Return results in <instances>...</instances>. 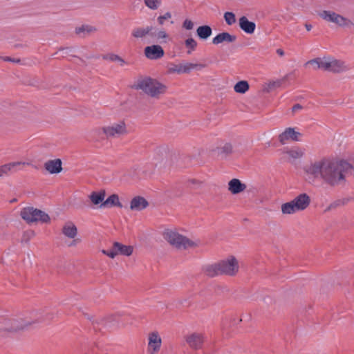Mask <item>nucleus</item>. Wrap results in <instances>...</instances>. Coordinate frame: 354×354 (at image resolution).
Wrapping results in <instances>:
<instances>
[{
  "instance_id": "1",
  "label": "nucleus",
  "mask_w": 354,
  "mask_h": 354,
  "mask_svg": "<svg viewBox=\"0 0 354 354\" xmlns=\"http://www.w3.org/2000/svg\"><path fill=\"white\" fill-rule=\"evenodd\" d=\"M304 171L310 183L322 180L330 187H337L344 185L346 178L354 174V167L344 160L324 158L306 165Z\"/></svg>"
},
{
  "instance_id": "2",
  "label": "nucleus",
  "mask_w": 354,
  "mask_h": 354,
  "mask_svg": "<svg viewBox=\"0 0 354 354\" xmlns=\"http://www.w3.org/2000/svg\"><path fill=\"white\" fill-rule=\"evenodd\" d=\"M132 88L141 90L151 97L159 99L167 92V87L156 79L149 76H139L135 81Z\"/></svg>"
},
{
  "instance_id": "3",
  "label": "nucleus",
  "mask_w": 354,
  "mask_h": 354,
  "mask_svg": "<svg viewBox=\"0 0 354 354\" xmlns=\"http://www.w3.org/2000/svg\"><path fill=\"white\" fill-rule=\"evenodd\" d=\"M162 236L172 247L178 250H188L199 246L198 241H193L180 234L176 229H165Z\"/></svg>"
},
{
  "instance_id": "4",
  "label": "nucleus",
  "mask_w": 354,
  "mask_h": 354,
  "mask_svg": "<svg viewBox=\"0 0 354 354\" xmlns=\"http://www.w3.org/2000/svg\"><path fill=\"white\" fill-rule=\"evenodd\" d=\"M37 313L30 312L28 314L23 317H19L15 319L6 320L4 322V330L10 332H17L20 330L28 328V327L35 324V322L40 320V317H37Z\"/></svg>"
},
{
  "instance_id": "5",
  "label": "nucleus",
  "mask_w": 354,
  "mask_h": 354,
  "mask_svg": "<svg viewBox=\"0 0 354 354\" xmlns=\"http://www.w3.org/2000/svg\"><path fill=\"white\" fill-rule=\"evenodd\" d=\"M310 197L306 193H301L292 201L281 205V209L283 214H293L306 209L310 204Z\"/></svg>"
},
{
  "instance_id": "6",
  "label": "nucleus",
  "mask_w": 354,
  "mask_h": 354,
  "mask_svg": "<svg viewBox=\"0 0 354 354\" xmlns=\"http://www.w3.org/2000/svg\"><path fill=\"white\" fill-rule=\"evenodd\" d=\"M95 132L100 135L102 132L107 139L120 138L129 134L127 124L124 120H120L108 126L95 129Z\"/></svg>"
},
{
  "instance_id": "7",
  "label": "nucleus",
  "mask_w": 354,
  "mask_h": 354,
  "mask_svg": "<svg viewBox=\"0 0 354 354\" xmlns=\"http://www.w3.org/2000/svg\"><path fill=\"white\" fill-rule=\"evenodd\" d=\"M313 62L318 64V67H322V70L333 73H340L350 69L345 62L332 57H324L322 59H317Z\"/></svg>"
},
{
  "instance_id": "8",
  "label": "nucleus",
  "mask_w": 354,
  "mask_h": 354,
  "mask_svg": "<svg viewBox=\"0 0 354 354\" xmlns=\"http://www.w3.org/2000/svg\"><path fill=\"white\" fill-rule=\"evenodd\" d=\"M219 266L222 274L235 276L239 270L238 260L234 256H230L227 259L220 261Z\"/></svg>"
},
{
  "instance_id": "9",
  "label": "nucleus",
  "mask_w": 354,
  "mask_h": 354,
  "mask_svg": "<svg viewBox=\"0 0 354 354\" xmlns=\"http://www.w3.org/2000/svg\"><path fill=\"white\" fill-rule=\"evenodd\" d=\"M133 248L131 245H123L115 241L110 250H102V252L111 259L118 255L130 256L132 254Z\"/></svg>"
},
{
  "instance_id": "10",
  "label": "nucleus",
  "mask_w": 354,
  "mask_h": 354,
  "mask_svg": "<svg viewBox=\"0 0 354 354\" xmlns=\"http://www.w3.org/2000/svg\"><path fill=\"white\" fill-rule=\"evenodd\" d=\"M131 36L142 42H145L149 39H154L156 28L152 26L135 27L131 31Z\"/></svg>"
},
{
  "instance_id": "11",
  "label": "nucleus",
  "mask_w": 354,
  "mask_h": 354,
  "mask_svg": "<svg viewBox=\"0 0 354 354\" xmlns=\"http://www.w3.org/2000/svg\"><path fill=\"white\" fill-rule=\"evenodd\" d=\"M205 340V336L203 333L194 332L185 337L186 343L189 348L196 351L203 348Z\"/></svg>"
},
{
  "instance_id": "12",
  "label": "nucleus",
  "mask_w": 354,
  "mask_h": 354,
  "mask_svg": "<svg viewBox=\"0 0 354 354\" xmlns=\"http://www.w3.org/2000/svg\"><path fill=\"white\" fill-rule=\"evenodd\" d=\"M162 345V339L158 332L153 331L148 335L147 353L149 354H157L159 353Z\"/></svg>"
},
{
  "instance_id": "13",
  "label": "nucleus",
  "mask_w": 354,
  "mask_h": 354,
  "mask_svg": "<svg viewBox=\"0 0 354 354\" xmlns=\"http://www.w3.org/2000/svg\"><path fill=\"white\" fill-rule=\"evenodd\" d=\"M144 53L147 58L149 59H158L162 58L165 52L160 45H151L145 48Z\"/></svg>"
},
{
  "instance_id": "14",
  "label": "nucleus",
  "mask_w": 354,
  "mask_h": 354,
  "mask_svg": "<svg viewBox=\"0 0 354 354\" xmlns=\"http://www.w3.org/2000/svg\"><path fill=\"white\" fill-rule=\"evenodd\" d=\"M301 133L295 131L292 128H287L283 132L279 135V140L281 145H285L289 140L298 141Z\"/></svg>"
},
{
  "instance_id": "15",
  "label": "nucleus",
  "mask_w": 354,
  "mask_h": 354,
  "mask_svg": "<svg viewBox=\"0 0 354 354\" xmlns=\"http://www.w3.org/2000/svg\"><path fill=\"white\" fill-rule=\"evenodd\" d=\"M30 162H12L8 164H5L0 167L1 174L3 175H8L10 173L17 172L20 169H18L19 166L30 165Z\"/></svg>"
},
{
  "instance_id": "16",
  "label": "nucleus",
  "mask_w": 354,
  "mask_h": 354,
  "mask_svg": "<svg viewBox=\"0 0 354 354\" xmlns=\"http://www.w3.org/2000/svg\"><path fill=\"white\" fill-rule=\"evenodd\" d=\"M247 188V185L238 178H233L228 182V190L232 194H239Z\"/></svg>"
},
{
  "instance_id": "17",
  "label": "nucleus",
  "mask_w": 354,
  "mask_h": 354,
  "mask_svg": "<svg viewBox=\"0 0 354 354\" xmlns=\"http://www.w3.org/2000/svg\"><path fill=\"white\" fill-rule=\"evenodd\" d=\"M62 160L59 158L50 160L44 163V168L50 174H58L62 170Z\"/></svg>"
},
{
  "instance_id": "18",
  "label": "nucleus",
  "mask_w": 354,
  "mask_h": 354,
  "mask_svg": "<svg viewBox=\"0 0 354 354\" xmlns=\"http://www.w3.org/2000/svg\"><path fill=\"white\" fill-rule=\"evenodd\" d=\"M149 205L148 201L142 196H136L130 203V209L133 211H141Z\"/></svg>"
},
{
  "instance_id": "19",
  "label": "nucleus",
  "mask_w": 354,
  "mask_h": 354,
  "mask_svg": "<svg viewBox=\"0 0 354 354\" xmlns=\"http://www.w3.org/2000/svg\"><path fill=\"white\" fill-rule=\"evenodd\" d=\"M202 271L205 275L209 277H214L222 274L218 262L204 266L202 268Z\"/></svg>"
},
{
  "instance_id": "20",
  "label": "nucleus",
  "mask_w": 354,
  "mask_h": 354,
  "mask_svg": "<svg viewBox=\"0 0 354 354\" xmlns=\"http://www.w3.org/2000/svg\"><path fill=\"white\" fill-rule=\"evenodd\" d=\"M236 39V37L235 35H232L227 32H223L218 34L215 37H214L212 43L214 45H218L223 42L232 43L235 41Z\"/></svg>"
},
{
  "instance_id": "21",
  "label": "nucleus",
  "mask_w": 354,
  "mask_h": 354,
  "mask_svg": "<svg viewBox=\"0 0 354 354\" xmlns=\"http://www.w3.org/2000/svg\"><path fill=\"white\" fill-rule=\"evenodd\" d=\"M105 196V190L102 189L100 192H92L88 196V198L93 206L99 205L100 207V205L104 201Z\"/></svg>"
},
{
  "instance_id": "22",
  "label": "nucleus",
  "mask_w": 354,
  "mask_h": 354,
  "mask_svg": "<svg viewBox=\"0 0 354 354\" xmlns=\"http://www.w3.org/2000/svg\"><path fill=\"white\" fill-rule=\"evenodd\" d=\"M239 26L246 33L252 34L254 32L256 25L254 22L250 21L245 16L239 19Z\"/></svg>"
},
{
  "instance_id": "23",
  "label": "nucleus",
  "mask_w": 354,
  "mask_h": 354,
  "mask_svg": "<svg viewBox=\"0 0 354 354\" xmlns=\"http://www.w3.org/2000/svg\"><path fill=\"white\" fill-rule=\"evenodd\" d=\"M122 207V205L119 201L118 194H113L109 196L101 205L100 207Z\"/></svg>"
},
{
  "instance_id": "24",
  "label": "nucleus",
  "mask_w": 354,
  "mask_h": 354,
  "mask_svg": "<svg viewBox=\"0 0 354 354\" xmlns=\"http://www.w3.org/2000/svg\"><path fill=\"white\" fill-rule=\"evenodd\" d=\"M62 233L66 236L73 239L77 234V229L72 222H68L63 226Z\"/></svg>"
},
{
  "instance_id": "25",
  "label": "nucleus",
  "mask_w": 354,
  "mask_h": 354,
  "mask_svg": "<svg viewBox=\"0 0 354 354\" xmlns=\"http://www.w3.org/2000/svg\"><path fill=\"white\" fill-rule=\"evenodd\" d=\"M34 213L35 216L32 219V223L40 222L41 223H48L50 222V218L48 214L44 211L35 208Z\"/></svg>"
},
{
  "instance_id": "26",
  "label": "nucleus",
  "mask_w": 354,
  "mask_h": 354,
  "mask_svg": "<svg viewBox=\"0 0 354 354\" xmlns=\"http://www.w3.org/2000/svg\"><path fill=\"white\" fill-rule=\"evenodd\" d=\"M32 313H37V317H41V319H39L40 320H38L35 322V324H39V323L49 322L50 320H53L55 317V314L53 312H50V311L45 312L44 310H33V311H32Z\"/></svg>"
},
{
  "instance_id": "27",
  "label": "nucleus",
  "mask_w": 354,
  "mask_h": 354,
  "mask_svg": "<svg viewBox=\"0 0 354 354\" xmlns=\"http://www.w3.org/2000/svg\"><path fill=\"white\" fill-rule=\"evenodd\" d=\"M335 24L342 28L354 27V22L352 20L338 13L337 14Z\"/></svg>"
},
{
  "instance_id": "28",
  "label": "nucleus",
  "mask_w": 354,
  "mask_h": 354,
  "mask_svg": "<svg viewBox=\"0 0 354 354\" xmlns=\"http://www.w3.org/2000/svg\"><path fill=\"white\" fill-rule=\"evenodd\" d=\"M95 31V27L88 25H82L75 28V33L82 37H85Z\"/></svg>"
},
{
  "instance_id": "29",
  "label": "nucleus",
  "mask_w": 354,
  "mask_h": 354,
  "mask_svg": "<svg viewBox=\"0 0 354 354\" xmlns=\"http://www.w3.org/2000/svg\"><path fill=\"white\" fill-rule=\"evenodd\" d=\"M35 209L33 207H24L20 213L21 218L28 223H32V219L35 216Z\"/></svg>"
},
{
  "instance_id": "30",
  "label": "nucleus",
  "mask_w": 354,
  "mask_h": 354,
  "mask_svg": "<svg viewBox=\"0 0 354 354\" xmlns=\"http://www.w3.org/2000/svg\"><path fill=\"white\" fill-rule=\"evenodd\" d=\"M337 12L331 10H322L318 12V15L324 21L330 23H335Z\"/></svg>"
},
{
  "instance_id": "31",
  "label": "nucleus",
  "mask_w": 354,
  "mask_h": 354,
  "mask_svg": "<svg viewBox=\"0 0 354 354\" xmlns=\"http://www.w3.org/2000/svg\"><path fill=\"white\" fill-rule=\"evenodd\" d=\"M337 12L331 10H322L318 12V15L324 21L330 23H335Z\"/></svg>"
},
{
  "instance_id": "32",
  "label": "nucleus",
  "mask_w": 354,
  "mask_h": 354,
  "mask_svg": "<svg viewBox=\"0 0 354 354\" xmlns=\"http://www.w3.org/2000/svg\"><path fill=\"white\" fill-rule=\"evenodd\" d=\"M212 32V28L207 25L199 26L196 30L197 35L201 39H207L211 36Z\"/></svg>"
},
{
  "instance_id": "33",
  "label": "nucleus",
  "mask_w": 354,
  "mask_h": 354,
  "mask_svg": "<svg viewBox=\"0 0 354 354\" xmlns=\"http://www.w3.org/2000/svg\"><path fill=\"white\" fill-rule=\"evenodd\" d=\"M304 152L305 150L299 147H295L292 149H286V150H284V153H286L294 159H298L301 158L304 155Z\"/></svg>"
},
{
  "instance_id": "34",
  "label": "nucleus",
  "mask_w": 354,
  "mask_h": 354,
  "mask_svg": "<svg viewBox=\"0 0 354 354\" xmlns=\"http://www.w3.org/2000/svg\"><path fill=\"white\" fill-rule=\"evenodd\" d=\"M249 84L245 80H241L238 82L234 86L235 92L242 94L246 93L249 90Z\"/></svg>"
},
{
  "instance_id": "35",
  "label": "nucleus",
  "mask_w": 354,
  "mask_h": 354,
  "mask_svg": "<svg viewBox=\"0 0 354 354\" xmlns=\"http://www.w3.org/2000/svg\"><path fill=\"white\" fill-rule=\"evenodd\" d=\"M218 154L223 156L230 155L233 152V147L230 143H225L223 146L218 147Z\"/></svg>"
},
{
  "instance_id": "36",
  "label": "nucleus",
  "mask_w": 354,
  "mask_h": 354,
  "mask_svg": "<svg viewBox=\"0 0 354 354\" xmlns=\"http://www.w3.org/2000/svg\"><path fill=\"white\" fill-rule=\"evenodd\" d=\"M102 58L104 59L109 60L111 62H118L120 63V66H122L126 64V62L124 61V59H122L119 55L113 54V53L104 55L102 56Z\"/></svg>"
},
{
  "instance_id": "37",
  "label": "nucleus",
  "mask_w": 354,
  "mask_h": 354,
  "mask_svg": "<svg viewBox=\"0 0 354 354\" xmlns=\"http://www.w3.org/2000/svg\"><path fill=\"white\" fill-rule=\"evenodd\" d=\"M185 45L189 50L187 53L192 54V51L195 50L197 46V42L193 38H188L185 41Z\"/></svg>"
},
{
  "instance_id": "38",
  "label": "nucleus",
  "mask_w": 354,
  "mask_h": 354,
  "mask_svg": "<svg viewBox=\"0 0 354 354\" xmlns=\"http://www.w3.org/2000/svg\"><path fill=\"white\" fill-rule=\"evenodd\" d=\"M205 66L198 64L187 63L182 64V73H189L192 69L196 68L197 67L203 68Z\"/></svg>"
},
{
  "instance_id": "39",
  "label": "nucleus",
  "mask_w": 354,
  "mask_h": 354,
  "mask_svg": "<svg viewBox=\"0 0 354 354\" xmlns=\"http://www.w3.org/2000/svg\"><path fill=\"white\" fill-rule=\"evenodd\" d=\"M145 5L151 10H156L160 5V0H144Z\"/></svg>"
},
{
  "instance_id": "40",
  "label": "nucleus",
  "mask_w": 354,
  "mask_h": 354,
  "mask_svg": "<svg viewBox=\"0 0 354 354\" xmlns=\"http://www.w3.org/2000/svg\"><path fill=\"white\" fill-rule=\"evenodd\" d=\"M168 73H182V64H171L168 67Z\"/></svg>"
},
{
  "instance_id": "41",
  "label": "nucleus",
  "mask_w": 354,
  "mask_h": 354,
  "mask_svg": "<svg viewBox=\"0 0 354 354\" xmlns=\"http://www.w3.org/2000/svg\"><path fill=\"white\" fill-rule=\"evenodd\" d=\"M224 19L228 25H232L236 22L235 15L231 12H226L224 14Z\"/></svg>"
},
{
  "instance_id": "42",
  "label": "nucleus",
  "mask_w": 354,
  "mask_h": 354,
  "mask_svg": "<svg viewBox=\"0 0 354 354\" xmlns=\"http://www.w3.org/2000/svg\"><path fill=\"white\" fill-rule=\"evenodd\" d=\"M345 204L344 200H337L332 203H330L328 207L326 209L325 212L330 211L331 209H335L339 206H342Z\"/></svg>"
},
{
  "instance_id": "43",
  "label": "nucleus",
  "mask_w": 354,
  "mask_h": 354,
  "mask_svg": "<svg viewBox=\"0 0 354 354\" xmlns=\"http://www.w3.org/2000/svg\"><path fill=\"white\" fill-rule=\"evenodd\" d=\"M35 235V232L32 230L26 231L24 232L21 241L22 242H28Z\"/></svg>"
},
{
  "instance_id": "44",
  "label": "nucleus",
  "mask_w": 354,
  "mask_h": 354,
  "mask_svg": "<svg viewBox=\"0 0 354 354\" xmlns=\"http://www.w3.org/2000/svg\"><path fill=\"white\" fill-rule=\"evenodd\" d=\"M171 17V14L169 12L165 13L163 15H160L158 17L157 21L160 25H163L165 21Z\"/></svg>"
},
{
  "instance_id": "45",
  "label": "nucleus",
  "mask_w": 354,
  "mask_h": 354,
  "mask_svg": "<svg viewBox=\"0 0 354 354\" xmlns=\"http://www.w3.org/2000/svg\"><path fill=\"white\" fill-rule=\"evenodd\" d=\"M116 317L114 315H111L107 318L102 319L101 320L102 324L104 325L106 327H110L111 322L115 320Z\"/></svg>"
},
{
  "instance_id": "46",
  "label": "nucleus",
  "mask_w": 354,
  "mask_h": 354,
  "mask_svg": "<svg viewBox=\"0 0 354 354\" xmlns=\"http://www.w3.org/2000/svg\"><path fill=\"white\" fill-rule=\"evenodd\" d=\"M169 37L168 34L165 30H160L158 32H156L155 39L157 40L167 39Z\"/></svg>"
},
{
  "instance_id": "47",
  "label": "nucleus",
  "mask_w": 354,
  "mask_h": 354,
  "mask_svg": "<svg viewBox=\"0 0 354 354\" xmlns=\"http://www.w3.org/2000/svg\"><path fill=\"white\" fill-rule=\"evenodd\" d=\"M317 59H322V58L317 57V58L310 59V60H309V61H308L307 62L305 63L304 66H307L308 65H311V66H313V68L315 70L322 69V67H318V64L313 62V61H315Z\"/></svg>"
},
{
  "instance_id": "48",
  "label": "nucleus",
  "mask_w": 354,
  "mask_h": 354,
  "mask_svg": "<svg viewBox=\"0 0 354 354\" xmlns=\"http://www.w3.org/2000/svg\"><path fill=\"white\" fill-rule=\"evenodd\" d=\"M183 27L187 30H192L194 27V23L189 19H185L183 24Z\"/></svg>"
},
{
  "instance_id": "49",
  "label": "nucleus",
  "mask_w": 354,
  "mask_h": 354,
  "mask_svg": "<svg viewBox=\"0 0 354 354\" xmlns=\"http://www.w3.org/2000/svg\"><path fill=\"white\" fill-rule=\"evenodd\" d=\"M3 59L6 62H20L19 59H12L10 57H3Z\"/></svg>"
},
{
  "instance_id": "50",
  "label": "nucleus",
  "mask_w": 354,
  "mask_h": 354,
  "mask_svg": "<svg viewBox=\"0 0 354 354\" xmlns=\"http://www.w3.org/2000/svg\"><path fill=\"white\" fill-rule=\"evenodd\" d=\"M295 77V71H292V73L286 75L284 78L288 80V79H291L292 77Z\"/></svg>"
},
{
  "instance_id": "51",
  "label": "nucleus",
  "mask_w": 354,
  "mask_h": 354,
  "mask_svg": "<svg viewBox=\"0 0 354 354\" xmlns=\"http://www.w3.org/2000/svg\"><path fill=\"white\" fill-rule=\"evenodd\" d=\"M276 52L281 57L284 55V51L281 48H278Z\"/></svg>"
},
{
  "instance_id": "52",
  "label": "nucleus",
  "mask_w": 354,
  "mask_h": 354,
  "mask_svg": "<svg viewBox=\"0 0 354 354\" xmlns=\"http://www.w3.org/2000/svg\"><path fill=\"white\" fill-rule=\"evenodd\" d=\"M301 109V106L300 104H297L293 106L292 111H297L298 109Z\"/></svg>"
},
{
  "instance_id": "53",
  "label": "nucleus",
  "mask_w": 354,
  "mask_h": 354,
  "mask_svg": "<svg viewBox=\"0 0 354 354\" xmlns=\"http://www.w3.org/2000/svg\"><path fill=\"white\" fill-rule=\"evenodd\" d=\"M305 27H306V30L308 31H310L311 30V28H312V25L311 24H305Z\"/></svg>"
}]
</instances>
